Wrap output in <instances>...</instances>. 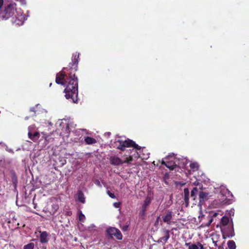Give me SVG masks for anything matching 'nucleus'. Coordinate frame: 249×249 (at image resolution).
<instances>
[{
  "instance_id": "f257e3e1",
  "label": "nucleus",
  "mask_w": 249,
  "mask_h": 249,
  "mask_svg": "<svg viewBox=\"0 0 249 249\" xmlns=\"http://www.w3.org/2000/svg\"><path fill=\"white\" fill-rule=\"evenodd\" d=\"M79 53L72 54L71 61L67 68H63V86L64 81L66 88L64 89L66 98L72 103H78V78L75 72L78 70Z\"/></svg>"
},
{
  "instance_id": "f03ea898",
  "label": "nucleus",
  "mask_w": 249,
  "mask_h": 249,
  "mask_svg": "<svg viewBox=\"0 0 249 249\" xmlns=\"http://www.w3.org/2000/svg\"><path fill=\"white\" fill-rule=\"evenodd\" d=\"M3 4V0H0V20H6L11 18L13 24L22 25L27 18L23 15L21 9L17 8L16 3L12 1L5 3L2 10L1 8Z\"/></svg>"
},
{
  "instance_id": "7ed1b4c3",
  "label": "nucleus",
  "mask_w": 249,
  "mask_h": 249,
  "mask_svg": "<svg viewBox=\"0 0 249 249\" xmlns=\"http://www.w3.org/2000/svg\"><path fill=\"white\" fill-rule=\"evenodd\" d=\"M117 142H119L120 143L119 145L117 146L118 149H121L122 150H124V148L126 147H130L132 146L134 148L132 149L131 151V153H134L132 155H130L128 156V157H131L132 158V161L133 160V157L134 158L137 159L138 158H142L143 159H147L146 157L142 156L141 153V150L142 147L137 144L134 142L133 141L127 139L125 140H120L118 139L116 141ZM125 157H127V156H125Z\"/></svg>"
},
{
  "instance_id": "20e7f679",
  "label": "nucleus",
  "mask_w": 249,
  "mask_h": 249,
  "mask_svg": "<svg viewBox=\"0 0 249 249\" xmlns=\"http://www.w3.org/2000/svg\"><path fill=\"white\" fill-rule=\"evenodd\" d=\"M220 227L224 238H231L234 236L233 222L232 220L230 221L228 217L224 216L222 217Z\"/></svg>"
},
{
  "instance_id": "39448f33",
  "label": "nucleus",
  "mask_w": 249,
  "mask_h": 249,
  "mask_svg": "<svg viewBox=\"0 0 249 249\" xmlns=\"http://www.w3.org/2000/svg\"><path fill=\"white\" fill-rule=\"evenodd\" d=\"M220 193L218 196L219 198L220 204H230L232 202V195L225 186H221L220 188Z\"/></svg>"
},
{
  "instance_id": "423d86ee",
  "label": "nucleus",
  "mask_w": 249,
  "mask_h": 249,
  "mask_svg": "<svg viewBox=\"0 0 249 249\" xmlns=\"http://www.w3.org/2000/svg\"><path fill=\"white\" fill-rule=\"evenodd\" d=\"M177 159L174 154H171L165 158L162 161V164L164 165L171 170L175 169L177 166Z\"/></svg>"
},
{
  "instance_id": "0eeeda50",
  "label": "nucleus",
  "mask_w": 249,
  "mask_h": 249,
  "mask_svg": "<svg viewBox=\"0 0 249 249\" xmlns=\"http://www.w3.org/2000/svg\"><path fill=\"white\" fill-rule=\"evenodd\" d=\"M109 161L112 165H119L124 163H130L132 161V158L131 157H125V156H123L121 159L116 156H113L110 157Z\"/></svg>"
},
{
  "instance_id": "6e6552de",
  "label": "nucleus",
  "mask_w": 249,
  "mask_h": 249,
  "mask_svg": "<svg viewBox=\"0 0 249 249\" xmlns=\"http://www.w3.org/2000/svg\"><path fill=\"white\" fill-rule=\"evenodd\" d=\"M107 234L109 236H114L117 239L121 240L123 238V235L121 231L117 228L114 227H110L107 230Z\"/></svg>"
},
{
  "instance_id": "1a4fd4ad",
  "label": "nucleus",
  "mask_w": 249,
  "mask_h": 249,
  "mask_svg": "<svg viewBox=\"0 0 249 249\" xmlns=\"http://www.w3.org/2000/svg\"><path fill=\"white\" fill-rule=\"evenodd\" d=\"M66 125V136H68V134L71 132L72 128H74V124L72 121L69 117L63 118V124Z\"/></svg>"
},
{
  "instance_id": "9d476101",
  "label": "nucleus",
  "mask_w": 249,
  "mask_h": 249,
  "mask_svg": "<svg viewBox=\"0 0 249 249\" xmlns=\"http://www.w3.org/2000/svg\"><path fill=\"white\" fill-rule=\"evenodd\" d=\"M219 214L217 213H214L212 215H209L207 217V219L208 220V222L205 223L203 222L201 225V227H209L211 224L212 223L213 221H216V219H215L217 216Z\"/></svg>"
},
{
  "instance_id": "9b49d317",
  "label": "nucleus",
  "mask_w": 249,
  "mask_h": 249,
  "mask_svg": "<svg viewBox=\"0 0 249 249\" xmlns=\"http://www.w3.org/2000/svg\"><path fill=\"white\" fill-rule=\"evenodd\" d=\"M172 218L173 212L170 210L167 211L162 217L163 222L167 224H170Z\"/></svg>"
},
{
  "instance_id": "f8f14e48",
  "label": "nucleus",
  "mask_w": 249,
  "mask_h": 249,
  "mask_svg": "<svg viewBox=\"0 0 249 249\" xmlns=\"http://www.w3.org/2000/svg\"><path fill=\"white\" fill-rule=\"evenodd\" d=\"M211 196L208 192L201 191L199 194V203H201L207 200Z\"/></svg>"
},
{
  "instance_id": "ddd939ff",
  "label": "nucleus",
  "mask_w": 249,
  "mask_h": 249,
  "mask_svg": "<svg viewBox=\"0 0 249 249\" xmlns=\"http://www.w3.org/2000/svg\"><path fill=\"white\" fill-rule=\"evenodd\" d=\"M189 162V160L186 158H182L181 159H177V166L180 168H184Z\"/></svg>"
},
{
  "instance_id": "4468645a",
  "label": "nucleus",
  "mask_w": 249,
  "mask_h": 249,
  "mask_svg": "<svg viewBox=\"0 0 249 249\" xmlns=\"http://www.w3.org/2000/svg\"><path fill=\"white\" fill-rule=\"evenodd\" d=\"M185 245L188 246V249H204L203 246L199 242L194 244L186 243Z\"/></svg>"
},
{
  "instance_id": "2eb2a0df",
  "label": "nucleus",
  "mask_w": 249,
  "mask_h": 249,
  "mask_svg": "<svg viewBox=\"0 0 249 249\" xmlns=\"http://www.w3.org/2000/svg\"><path fill=\"white\" fill-rule=\"evenodd\" d=\"M164 236L160 238L159 239V240H158L159 243H161L162 244H165L166 243V242L167 241V240L169 239V238L170 237L169 231L165 230L164 231Z\"/></svg>"
},
{
  "instance_id": "dca6fc26",
  "label": "nucleus",
  "mask_w": 249,
  "mask_h": 249,
  "mask_svg": "<svg viewBox=\"0 0 249 249\" xmlns=\"http://www.w3.org/2000/svg\"><path fill=\"white\" fill-rule=\"evenodd\" d=\"M28 137L33 141L36 142L39 138V133L38 132H35L34 133L28 132Z\"/></svg>"
},
{
  "instance_id": "f3484780",
  "label": "nucleus",
  "mask_w": 249,
  "mask_h": 249,
  "mask_svg": "<svg viewBox=\"0 0 249 249\" xmlns=\"http://www.w3.org/2000/svg\"><path fill=\"white\" fill-rule=\"evenodd\" d=\"M48 233L46 231L40 232V241L41 243H46L48 241Z\"/></svg>"
},
{
  "instance_id": "a211bd4d",
  "label": "nucleus",
  "mask_w": 249,
  "mask_h": 249,
  "mask_svg": "<svg viewBox=\"0 0 249 249\" xmlns=\"http://www.w3.org/2000/svg\"><path fill=\"white\" fill-rule=\"evenodd\" d=\"M76 199L77 201L80 202L82 203H85V197L84 194L81 191H79L76 196Z\"/></svg>"
},
{
  "instance_id": "6ab92c4d",
  "label": "nucleus",
  "mask_w": 249,
  "mask_h": 249,
  "mask_svg": "<svg viewBox=\"0 0 249 249\" xmlns=\"http://www.w3.org/2000/svg\"><path fill=\"white\" fill-rule=\"evenodd\" d=\"M190 192L188 188L184 189V200L185 202L186 206L189 204Z\"/></svg>"
},
{
  "instance_id": "aec40b11",
  "label": "nucleus",
  "mask_w": 249,
  "mask_h": 249,
  "mask_svg": "<svg viewBox=\"0 0 249 249\" xmlns=\"http://www.w3.org/2000/svg\"><path fill=\"white\" fill-rule=\"evenodd\" d=\"M151 200H152V197L150 196H147L146 197L145 199H144V200L143 201V203L142 205V207L143 208V210H144V209H147V207L150 204Z\"/></svg>"
},
{
  "instance_id": "412c9836",
  "label": "nucleus",
  "mask_w": 249,
  "mask_h": 249,
  "mask_svg": "<svg viewBox=\"0 0 249 249\" xmlns=\"http://www.w3.org/2000/svg\"><path fill=\"white\" fill-rule=\"evenodd\" d=\"M55 82L58 84L62 85V71L57 73L55 78Z\"/></svg>"
},
{
  "instance_id": "4be33fe9",
  "label": "nucleus",
  "mask_w": 249,
  "mask_h": 249,
  "mask_svg": "<svg viewBox=\"0 0 249 249\" xmlns=\"http://www.w3.org/2000/svg\"><path fill=\"white\" fill-rule=\"evenodd\" d=\"M85 141L88 144H92L96 142V140L91 137H87L85 138Z\"/></svg>"
},
{
  "instance_id": "5701e85b",
  "label": "nucleus",
  "mask_w": 249,
  "mask_h": 249,
  "mask_svg": "<svg viewBox=\"0 0 249 249\" xmlns=\"http://www.w3.org/2000/svg\"><path fill=\"white\" fill-rule=\"evenodd\" d=\"M190 167L192 172H195L198 170L199 165L197 162H192L190 164Z\"/></svg>"
},
{
  "instance_id": "b1692460",
  "label": "nucleus",
  "mask_w": 249,
  "mask_h": 249,
  "mask_svg": "<svg viewBox=\"0 0 249 249\" xmlns=\"http://www.w3.org/2000/svg\"><path fill=\"white\" fill-rule=\"evenodd\" d=\"M11 178H12V181L15 187H16L17 183H18V180L17 176L14 172L11 173Z\"/></svg>"
},
{
  "instance_id": "393cba45",
  "label": "nucleus",
  "mask_w": 249,
  "mask_h": 249,
  "mask_svg": "<svg viewBox=\"0 0 249 249\" xmlns=\"http://www.w3.org/2000/svg\"><path fill=\"white\" fill-rule=\"evenodd\" d=\"M228 248L229 249H236V245L235 243L233 240H230L227 243Z\"/></svg>"
},
{
  "instance_id": "a878e982",
  "label": "nucleus",
  "mask_w": 249,
  "mask_h": 249,
  "mask_svg": "<svg viewBox=\"0 0 249 249\" xmlns=\"http://www.w3.org/2000/svg\"><path fill=\"white\" fill-rule=\"evenodd\" d=\"M198 192V190L196 187H194L191 192V196L194 199L196 197V195Z\"/></svg>"
},
{
  "instance_id": "bb28decb",
  "label": "nucleus",
  "mask_w": 249,
  "mask_h": 249,
  "mask_svg": "<svg viewBox=\"0 0 249 249\" xmlns=\"http://www.w3.org/2000/svg\"><path fill=\"white\" fill-rule=\"evenodd\" d=\"M78 218L79 220L81 222H84L86 219L85 215L82 213L81 211H78Z\"/></svg>"
},
{
  "instance_id": "cd10ccee",
  "label": "nucleus",
  "mask_w": 249,
  "mask_h": 249,
  "mask_svg": "<svg viewBox=\"0 0 249 249\" xmlns=\"http://www.w3.org/2000/svg\"><path fill=\"white\" fill-rule=\"evenodd\" d=\"M35 245L33 243H29L25 245L23 247L24 249H34Z\"/></svg>"
},
{
  "instance_id": "c85d7f7f",
  "label": "nucleus",
  "mask_w": 249,
  "mask_h": 249,
  "mask_svg": "<svg viewBox=\"0 0 249 249\" xmlns=\"http://www.w3.org/2000/svg\"><path fill=\"white\" fill-rule=\"evenodd\" d=\"M35 124L31 125L28 127V132L32 133L35 128Z\"/></svg>"
},
{
  "instance_id": "c756f323",
  "label": "nucleus",
  "mask_w": 249,
  "mask_h": 249,
  "mask_svg": "<svg viewBox=\"0 0 249 249\" xmlns=\"http://www.w3.org/2000/svg\"><path fill=\"white\" fill-rule=\"evenodd\" d=\"M107 194L108 195V196L112 198H115L116 197L115 195L112 193H111L110 191H107Z\"/></svg>"
},
{
  "instance_id": "7c9ffc66",
  "label": "nucleus",
  "mask_w": 249,
  "mask_h": 249,
  "mask_svg": "<svg viewBox=\"0 0 249 249\" xmlns=\"http://www.w3.org/2000/svg\"><path fill=\"white\" fill-rule=\"evenodd\" d=\"M203 217H204V215L202 214V212L200 211L199 215L198 216V219L199 220V221H201L202 220Z\"/></svg>"
},
{
  "instance_id": "2f4dec72",
  "label": "nucleus",
  "mask_w": 249,
  "mask_h": 249,
  "mask_svg": "<svg viewBox=\"0 0 249 249\" xmlns=\"http://www.w3.org/2000/svg\"><path fill=\"white\" fill-rule=\"evenodd\" d=\"M160 219V216H158L157 217V219H156V220L155 221V225L156 226V225H158L159 223V221Z\"/></svg>"
},
{
  "instance_id": "473e14b6",
  "label": "nucleus",
  "mask_w": 249,
  "mask_h": 249,
  "mask_svg": "<svg viewBox=\"0 0 249 249\" xmlns=\"http://www.w3.org/2000/svg\"><path fill=\"white\" fill-rule=\"evenodd\" d=\"M113 206L115 208H119V206H120V203H117V202H115V203H113Z\"/></svg>"
},
{
  "instance_id": "72a5a7b5",
  "label": "nucleus",
  "mask_w": 249,
  "mask_h": 249,
  "mask_svg": "<svg viewBox=\"0 0 249 249\" xmlns=\"http://www.w3.org/2000/svg\"><path fill=\"white\" fill-rule=\"evenodd\" d=\"M146 210V209H144V210H143V208L142 207V210H141V214L142 215H144Z\"/></svg>"
},
{
  "instance_id": "f704fd0d",
  "label": "nucleus",
  "mask_w": 249,
  "mask_h": 249,
  "mask_svg": "<svg viewBox=\"0 0 249 249\" xmlns=\"http://www.w3.org/2000/svg\"><path fill=\"white\" fill-rule=\"evenodd\" d=\"M5 149L7 151H8L9 152L13 153L12 149H11V148H8V147H6Z\"/></svg>"
},
{
  "instance_id": "c9c22d12",
  "label": "nucleus",
  "mask_w": 249,
  "mask_h": 249,
  "mask_svg": "<svg viewBox=\"0 0 249 249\" xmlns=\"http://www.w3.org/2000/svg\"><path fill=\"white\" fill-rule=\"evenodd\" d=\"M95 227V225L94 224H91L90 226L88 227V229H92L93 228H94Z\"/></svg>"
},
{
  "instance_id": "e433bc0d",
  "label": "nucleus",
  "mask_w": 249,
  "mask_h": 249,
  "mask_svg": "<svg viewBox=\"0 0 249 249\" xmlns=\"http://www.w3.org/2000/svg\"><path fill=\"white\" fill-rule=\"evenodd\" d=\"M30 111H33V112H34V111H35V108H34V107H32V108H30Z\"/></svg>"
},
{
  "instance_id": "4c0bfd02",
  "label": "nucleus",
  "mask_w": 249,
  "mask_h": 249,
  "mask_svg": "<svg viewBox=\"0 0 249 249\" xmlns=\"http://www.w3.org/2000/svg\"><path fill=\"white\" fill-rule=\"evenodd\" d=\"M68 213L69 215H70L71 213V212H68Z\"/></svg>"
},
{
  "instance_id": "58836bf2",
  "label": "nucleus",
  "mask_w": 249,
  "mask_h": 249,
  "mask_svg": "<svg viewBox=\"0 0 249 249\" xmlns=\"http://www.w3.org/2000/svg\"><path fill=\"white\" fill-rule=\"evenodd\" d=\"M51 85H52V83H50V86H51Z\"/></svg>"
},
{
  "instance_id": "ea45409f",
  "label": "nucleus",
  "mask_w": 249,
  "mask_h": 249,
  "mask_svg": "<svg viewBox=\"0 0 249 249\" xmlns=\"http://www.w3.org/2000/svg\"><path fill=\"white\" fill-rule=\"evenodd\" d=\"M39 105V104H37L36 106L37 107V106H38Z\"/></svg>"
}]
</instances>
